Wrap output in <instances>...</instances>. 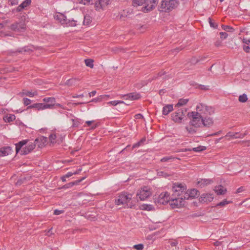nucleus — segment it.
Masks as SVG:
<instances>
[{
  "mask_svg": "<svg viewBox=\"0 0 250 250\" xmlns=\"http://www.w3.org/2000/svg\"><path fill=\"white\" fill-rule=\"evenodd\" d=\"M175 158H176L173 156H166L162 158L160 161L161 162H166L168 161H171L174 160Z\"/></svg>",
  "mask_w": 250,
  "mask_h": 250,
  "instance_id": "ea45409f",
  "label": "nucleus"
},
{
  "mask_svg": "<svg viewBox=\"0 0 250 250\" xmlns=\"http://www.w3.org/2000/svg\"><path fill=\"white\" fill-rule=\"evenodd\" d=\"M57 19L60 21L62 24H66L67 21L66 17L62 14L57 17Z\"/></svg>",
  "mask_w": 250,
  "mask_h": 250,
  "instance_id": "7c9ffc66",
  "label": "nucleus"
},
{
  "mask_svg": "<svg viewBox=\"0 0 250 250\" xmlns=\"http://www.w3.org/2000/svg\"><path fill=\"white\" fill-rule=\"evenodd\" d=\"M232 202L231 201H228L227 200V199H225L223 201L218 203V204H216L214 207H224L225 206L229 204H230V203H231Z\"/></svg>",
  "mask_w": 250,
  "mask_h": 250,
  "instance_id": "72a5a7b5",
  "label": "nucleus"
},
{
  "mask_svg": "<svg viewBox=\"0 0 250 250\" xmlns=\"http://www.w3.org/2000/svg\"><path fill=\"white\" fill-rule=\"evenodd\" d=\"M171 199L167 192L161 193L158 197L154 198V202L157 205H166Z\"/></svg>",
  "mask_w": 250,
  "mask_h": 250,
  "instance_id": "39448f33",
  "label": "nucleus"
},
{
  "mask_svg": "<svg viewBox=\"0 0 250 250\" xmlns=\"http://www.w3.org/2000/svg\"><path fill=\"white\" fill-rule=\"evenodd\" d=\"M24 104L26 105H29L31 103V100L28 98H24L23 99Z\"/></svg>",
  "mask_w": 250,
  "mask_h": 250,
  "instance_id": "4d7b16f0",
  "label": "nucleus"
},
{
  "mask_svg": "<svg viewBox=\"0 0 250 250\" xmlns=\"http://www.w3.org/2000/svg\"><path fill=\"white\" fill-rule=\"evenodd\" d=\"M172 188H185V186L182 184L174 183Z\"/></svg>",
  "mask_w": 250,
  "mask_h": 250,
  "instance_id": "052dcab7",
  "label": "nucleus"
},
{
  "mask_svg": "<svg viewBox=\"0 0 250 250\" xmlns=\"http://www.w3.org/2000/svg\"><path fill=\"white\" fill-rule=\"evenodd\" d=\"M183 189L182 192H184V199L189 200L197 197L199 195V191L197 188H180Z\"/></svg>",
  "mask_w": 250,
  "mask_h": 250,
  "instance_id": "423d86ee",
  "label": "nucleus"
},
{
  "mask_svg": "<svg viewBox=\"0 0 250 250\" xmlns=\"http://www.w3.org/2000/svg\"><path fill=\"white\" fill-rule=\"evenodd\" d=\"M158 1L159 0H152V1L150 0L149 2L152 4L150 5H149V3H148L147 5H145L144 7H143V11L144 12H150V11L152 10L155 8V6L158 3Z\"/></svg>",
  "mask_w": 250,
  "mask_h": 250,
  "instance_id": "f8f14e48",
  "label": "nucleus"
},
{
  "mask_svg": "<svg viewBox=\"0 0 250 250\" xmlns=\"http://www.w3.org/2000/svg\"><path fill=\"white\" fill-rule=\"evenodd\" d=\"M104 96L100 95L98 97L92 99L91 102H97L102 101L104 99Z\"/></svg>",
  "mask_w": 250,
  "mask_h": 250,
  "instance_id": "603ef678",
  "label": "nucleus"
},
{
  "mask_svg": "<svg viewBox=\"0 0 250 250\" xmlns=\"http://www.w3.org/2000/svg\"><path fill=\"white\" fill-rule=\"evenodd\" d=\"M151 188H141V189L137 192V196H138L141 200L144 201L152 194Z\"/></svg>",
  "mask_w": 250,
  "mask_h": 250,
  "instance_id": "6e6552de",
  "label": "nucleus"
},
{
  "mask_svg": "<svg viewBox=\"0 0 250 250\" xmlns=\"http://www.w3.org/2000/svg\"><path fill=\"white\" fill-rule=\"evenodd\" d=\"M229 181H226L224 179H220L219 185L218 186H215L214 188H225L229 186Z\"/></svg>",
  "mask_w": 250,
  "mask_h": 250,
  "instance_id": "473e14b6",
  "label": "nucleus"
},
{
  "mask_svg": "<svg viewBox=\"0 0 250 250\" xmlns=\"http://www.w3.org/2000/svg\"><path fill=\"white\" fill-rule=\"evenodd\" d=\"M214 199V196L213 194L209 193H206L202 194L200 198L199 201L202 203H208L211 202Z\"/></svg>",
  "mask_w": 250,
  "mask_h": 250,
  "instance_id": "9d476101",
  "label": "nucleus"
},
{
  "mask_svg": "<svg viewBox=\"0 0 250 250\" xmlns=\"http://www.w3.org/2000/svg\"><path fill=\"white\" fill-rule=\"evenodd\" d=\"M140 209L144 210H147V211H150L154 209V207L152 205H148V204H143L140 207Z\"/></svg>",
  "mask_w": 250,
  "mask_h": 250,
  "instance_id": "c85d7f7f",
  "label": "nucleus"
},
{
  "mask_svg": "<svg viewBox=\"0 0 250 250\" xmlns=\"http://www.w3.org/2000/svg\"><path fill=\"white\" fill-rule=\"evenodd\" d=\"M184 197H178L176 198H171L169 203L170 207L172 208H180L184 205Z\"/></svg>",
  "mask_w": 250,
  "mask_h": 250,
  "instance_id": "0eeeda50",
  "label": "nucleus"
},
{
  "mask_svg": "<svg viewBox=\"0 0 250 250\" xmlns=\"http://www.w3.org/2000/svg\"><path fill=\"white\" fill-rule=\"evenodd\" d=\"M144 245L142 244H139L133 246V248L137 250H142L144 249Z\"/></svg>",
  "mask_w": 250,
  "mask_h": 250,
  "instance_id": "3c124183",
  "label": "nucleus"
},
{
  "mask_svg": "<svg viewBox=\"0 0 250 250\" xmlns=\"http://www.w3.org/2000/svg\"><path fill=\"white\" fill-rule=\"evenodd\" d=\"M71 121L72 122V127H78L80 124H81V120L78 118L76 119H72Z\"/></svg>",
  "mask_w": 250,
  "mask_h": 250,
  "instance_id": "f704fd0d",
  "label": "nucleus"
},
{
  "mask_svg": "<svg viewBox=\"0 0 250 250\" xmlns=\"http://www.w3.org/2000/svg\"><path fill=\"white\" fill-rule=\"evenodd\" d=\"M9 2L12 5H17L18 3V0H9Z\"/></svg>",
  "mask_w": 250,
  "mask_h": 250,
  "instance_id": "0e129e2a",
  "label": "nucleus"
},
{
  "mask_svg": "<svg viewBox=\"0 0 250 250\" xmlns=\"http://www.w3.org/2000/svg\"><path fill=\"white\" fill-rule=\"evenodd\" d=\"M188 117L190 119L189 124L195 127L202 126V119L203 116L195 111L189 112L188 113Z\"/></svg>",
  "mask_w": 250,
  "mask_h": 250,
  "instance_id": "7ed1b4c3",
  "label": "nucleus"
},
{
  "mask_svg": "<svg viewBox=\"0 0 250 250\" xmlns=\"http://www.w3.org/2000/svg\"><path fill=\"white\" fill-rule=\"evenodd\" d=\"M82 170V169H79L78 170H76L74 171H71L67 172L65 175V177L66 178H69L71 176H72L74 174H78L80 173V172Z\"/></svg>",
  "mask_w": 250,
  "mask_h": 250,
  "instance_id": "58836bf2",
  "label": "nucleus"
},
{
  "mask_svg": "<svg viewBox=\"0 0 250 250\" xmlns=\"http://www.w3.org/2000/svg\"><path fill=\"white\" fill-rule=\"evenodd\" d=\"M215 193L217 195H224L227 192V188H218V189H214Z\"/></svg>",
  "mask_w": 250,
  "mask_h": 250,
  "instance_id": "4c0bfd02",
  "label": "nucleus"
},
{
  "mask_svg": "<svg viewBox=\"0 0 250 250\" xmlns=\"http://www.w3.org/2000/svg\"><path fill=\"white\" fill-rule=\"evenodd\" d=\"M78 21L74 20L73 19L72 20H68L66 23V25L67 26H76L77 24Z\"/></svg>",
  "mask_w": 250,
  "mask_h": 250,
  "instance_id": "c9c22d12",
  "label": "nucleus"
},
{
  "mask_svg": "<svg viewBox=\"0 0 250 250\" xmlns=\"http://www.w3.org/2000/svg\"><path fill=\"white\" fill-rule=\"evenodd\" d=\"M186 129H187V131L188 132V133H191V134L195 133L196 132L195 129H194L193 127H189V128L186 127Z\"/></svg>",
  "mask_w": 250,
  "mask_h": 250,
  "instance_id": "13d9d810",
  "label": "nucleus"
},
{
  "mask_svg": "<svg viewBox=\"0 0 250 250\" xmlns=\"http://www.w3.org/2000/svg\"><path fill=\"white\" fill-rule=\"evenodd\" d=\"M132 195L125 192H122L118 196V199H115V203L119 206L125 204L127 208H135V200L132 199Z\"/></svg>",
  "mask_w": 250,
  "mask_h": 250,
  "instance_id": "f257e3e1",
  "label": "nucleus"
},
{
  "mask_svg": "<svg viewBox=\"0 0 250 250\" xmlns=\"http://www.w3.org/2000/svg\"><path fill=\"white\" fill-rule=\"evenodd\" d=\"M109 104H111L113 106H115L119 104H125L124 102L123 101H113L109 102L108 103Z\"/></svg>",
  "mask_w": 250,
  "mask_h": 250,
  "instance_id": "09e8293b",
  "label": "nucleus"
},
{
  "mask_svg": "<svg viewBox=\"0 0 250 250\" xmlns=\"http://www.w3.org/2000/svg\"><path fill=\"white\" fill-rule=\"evenodd\" d=\"M213 124V120L212 118L204 116L202 119V126L207 127L211 126Z\"/></svg>",
  "mask_w": 250,
  "mask_h": 250,
  "instance_id": "2eb2a0df",
  "label": "nucleus"
},
{
  "mask_svg": "<svg viewBox=\"0 0 250 250\" xmlns=\"http://www.w3.org/2000/svg\"><path fill=\"white\" fill-rule=\"evenodd\" d=\"M10 28L13 31L21 32L24 30L25 27L23 23L15 22L11 25Z\"/></svg>",
  "mask_w": 250,
  "mask_h": 250,
  "instance_id": "dca6fc26",
  "label": "nucleus"
},
{
  "mask_svg": "<svg viewBox=\"0 0 250 250\" xmlns=\"http://www.w3.org/2000/svg\"><path fill=\"white\" fill-rule=\"evenodd\" d=\"M220 38L223 40L226 39L228 36V34L226 32H221L220 33Z\"/></svg>",
  "mask_w": 250,
  "mask_h": 250,
  "instance_id": "5fc2aeb1",
  "label": "nucleus"
},
{
  "mask_svg": "<svg viewBox=\"0 0 250 250\" xmlns=\"http://www.w3.org/2000/svg\"><path fill=\"white\" fill-rule=\"evenodd\" d=\"M166 74L165 71H161L158 73L157 74V77H161L162 76L165 75Z\"/></svg>",
  "mask_w": 250,
  "mask_h": 250,
  "instance_id": "69168bd1",
  "label": "nucleus"
},
{
  "mask_svg": "<svg viewBox=\"0 0 250 250\" xmlns=\"http://www.w3.org/2000/svg\"><path fill=\"white\" fill-rule=\"evenodd\" d=\"M110 0H99L95 3V6L97 9H103L105 6L110 3Z\"/></svg>",
  "mask_w": 250,
  "mask_h": 250,
  "instance_id": "a211bd4d",
  "label": "nucleus"
},
{
  "mask_svg": "<svg viewBox=\"0 0 250 250\" xmlns=\"http://www.w3.org/2000/svg\"><path fill=\"white\" fill-rule=\"evenodd\" d=\"M124 96L126 97V99H130L131 100H137L141 98L140 94L137 92L129 93Z\"/></svg>",
  "mask_w": 250,
  "mask_h": 250,
  "instance_id": "6ab92c4d",
  "label": "nucleus"
},
{
  "mask_svg": "<svg viewBox=\"0 0 250 250\" xmlns=\"http://www.w3.org/2000/svg\"><path fill=\"white\" fill-rule=\"evenodd\" d=\"M206 59L205 57H204V58H202L201 59H196L195 58H192L191 60V63L192 64H195L197 63H198L199 62H200V61H203L204 60H205Z\"/></svg>",
  "mask_w": 250,
  "mask_h": 250,
  "instance_id": "49530a36",
  "label": "nucleus"
},
{
  "mask_svg": "<svg viewBox=\"0 0 250 250\" xmlns=\"http://www.w3.org/2000/svg\"><path fill=\"white\" fill-rule=\"evenodd\" d=\"M208 22H209V25H210V26L211 27L213 28H217V27H218L217 24L216 23H215V22H214L212 21V19L210 18H208Z\"/></svg>",
  "mask_w": 250,
  "mask_h": 250,
  "instance_id": "de8ad7c7",
  "label": "nucleus"
},
{
  "mask_svg": "<svg viewBox=\"0 0 250 250\" xmlns=\"http://www.w3.org/2000/svg\"><path fill=\"white\" fill-rule=\"evenodd\" d=\"M192 150L195 152H201L206 149V147L204 146H200L196 147L191 148Z\"/></svg>",
  "mask_w": 250,
  "mask_h": 250,
  "instance_id": "a19ab883",
  "label": "nucleus"
},
{
  "mask_svg": "<svg viewBox=\"0 0 250 250\" xmlns=\"http://www.w3.org/2000/svg\"><path fill=\"white\" fill-rule=\"evenodd\" d=\"M84 178H82L79 180H75L72 182H69L68 184H66L65 185L62 186L61 188H70L71 187H73V186L77 185V184L81 182Z\"/></svg>",
  "mask_w": 250,
  "mask_h": 250,
  "instance_id": "393cba45",
  "label": "nucleus"
},
{
  "mask_svg": "<svg viewBox=\"0 0 250 250\" xmlns=\"http://www.w3.org/2000/svg\"><path fill=\"white\" fill-rule=\"evenodd\" d=\"M222 27L223 30H224L226 31L233 32L234 31V28L229 25H222Z\"/></svg>",
  "mask_w": 250,
  "mask_h": 250,
  "instance_id": "37998d69",
  "label": "nucleus"
},
{
  "mask_svg": "<svg viewBox=\"0 0 250 250\" xmlns=\"http://www.w3.org/2000/svg\"><path fill=\"white\" fill-rule=\"evenodd\" d=\"M157 176L164 178H167L169 176H171L173 175V173L172 172H167L166 171H157Z\"/></svg>",
  "mask_w": 250,
  "mask_h": 250,
  "instance_id": "a878e982",
  "label": "nucleus"
},
{
  "mask_svg": "<svg viewBox=\"0 0 250 250\" xmlns=\"http://www.w3.org/2000/svg\"><path fill=\"white\" fill-rule=\"evenodd\" d=\"M238 135H239V132H235V133H233V132H229L227 135H226V136L227 137H230L231 138H238V137H238Z\"/></svg>",
  "mask_w": 250,
  "mask_h": 250,
  "instance_id": "a18cd8bd",
  "label": "nucleus"
},
{
  "mask_svg": "<svg viewBox=\"0 0 250 250\" xmlns=\"http://www.w3.org/2000/svg\"><path fill=\"white\" fill-rule=\"evenodd\" d=\"M248 100L247 95L246 94H243L239 97V101L241 103H245Z\"/></svg>",
  "mask_w": 250,
  "mask_h": 250,
  "instance_id": "c03bdc74",
  "label": "nucleus"
},
{
  "mask_svg": "<svg viewBox=\"0 0 250 250\" xmlns=\"http://www.w3.org/2000/svg\"><path fill=\"white\" fill-rule=\"evenodd\" d=\"M148 2V0H133L132 5L134 6H137L142 5L143 4H146V5Z\"/></svg>",
  "mask_w": 250,
  "mask_h": 250,
  "instance_id": "b1692460",
  "label": "nucleus"
},
{
  "mask_svg": "<svg viewBox=\"0 0 250 250\" xmlns=\"http://www.w3.org/2000/svg\"><path fill=\"white\" fill-rule=\"evenodd\" d=\"M52 230V228L49 229L46 232V235H47L48 236H51L53 234Z\"/></svg>",
  "mask_w": 250,
  "mask_h": 250,
  "instance_id": "338daca9",
  "label": "nucleus"
},
{
  "mask_svg": "<svg viewBox=\"0 0 250 250\" xmlns=\"http://www.w3.org/2000/svg\"><path fill=\"white\" fill-rule=\"evenodd\" d=\"M56 138V136L54 134H51L49 136V139L51 142H53V141L55 140Z\"/></svg>",
  "mask_w": 250,
  "mask_h": 250,
  "instance_id": "bf43d9fd",
  "label": "nucleus"
},
{
  "mask_svg": "<svg viewBox=\"0 0 250 250\" xmlns=\"http://www.w3.org/2000/svg\"><path fill=\"white\" fill-rule=\"evenodd\" d=\"M55 99L54 97L44 98L43 101L46 103L45 104H52L50 108H53L55 105Z\"/></svg>",
  "mask_w": 250,
  "mask_h": 250,
  "instance_id": "5701e85b",
  "label": "nucleus"
},
{
  "mask_svg": "<svg viewBox=\"0 0 250 250\" xmlns=\"http://www.w3.org/2000/svg\"><path fill=\"white\" fill-rule=\"evenodd\" d=\"M178 4V0H163L158 10L162 12H169L177 7Z\"/></svg>",
  "mask_w": 250,
  "mask_h": 250,
  "instance_id": "f03ea898",
  "label": "nucleus"
},
{
  "mask_svg": "<svg viewBox=\"0 0 250 250\" xmlns=\"http://www.w3.org/2000/svg\"><path fill=\"white\" fill-rule=\"evenodd\" d=\"M171 119L175 123H181L184 120L183 112H180L178 110L174 112L171 115Z\"/></svg>",
  "mask_w": 250,
  "mask_h": 250,
  "instance_id": "1a4fd4ad",
  "label": "nucleus"
},
{
  "mask_svg": "<svg viewBox=\"0 0 250 250\" xmlns=\"http://www.w3.org/2000/svg\"><path fill=\"white\" fill-rule=\"evenodd\" d=\"M27 142L28 140H24L20 141V142L15 145L16 153L20 152L21 155H26L30 152V151H31V146L28 145L25 146L24 147H23L22 149H21L23 146L27 144Z\"/></svg>",
  "mask_w": 250,
  "mask_h": 250,
  "instance_id": "20e7f679",
  "label": "nucleus"
},
{
  "mask_svg": "<svg viewBox=\"0 0 250 250\" xmlns=\"http://www.w3.org/2000/svg\"><path fill=\"white\" fill-rule=\"evenodd\" d=\"M173 110V104H169L164 106L163 108L162 113L164 115H168Z\"/></svg>",
  "mask_w": 250,
  "mask_h": 250,
  "instance_id": "4be33fe9",
  "label": "nucleus"
},
{
  "mask_svg": "<svg viewBox=\"0 0 250 250\" xmlns=\"http://www.w3.org/2000/svg\"><path fill=\"white\" fill-rule=\"evenodd\" d=\"M92 22V18L89 15L86 14L84 16L83 20V24L84 25H89Z\"/></svg>",
  "mask_w": 250,
  "mask_h": 250,
  "instance_id": "bb28decb",
  "label": "nucleus"
},
{
  "mask_svg": "<svg viewBox=\"0 0 250 250\" xmlns=\"http://www.w3.org/2000/svg\"><path fill=\"white\" fill-rule=\"evenodd\" d=\"M31 2V0H25L14 10L17 12H21L23 9H24L26 7L29 6Z\"/></svg>",
  "mask_w": 250,
  "mask_h": 250,
  "instance_id": "aec40b11",
  "label": "nucleus"
},
{
  "mask_svg": "<svg viewBox=\"0 0 250 250\" xmlns=\"http://www.w3.org/2000/svg\"><path fill=\"white\" fill-rule=\"evenodd\" d=\"M189 100L188 99H180L179 100L178 102L175 105V107H180L187 104Z\"/></svg>",
  "mask_w": 250,
  "mask_h": 250,
  "instance_id": "2f4dec72",
  "label": "nucleus"
},
{
  "mask_svg": "<svg viewBox=\"0 0 250 250\" xmlns=\"http://www.w3.org/2000/svg\"><path fill=\"white\" fill-rule=\"evenodd\" d=\"M178 110L180 112H181V111H182V112H183V117L185 118V114L186 113V112L187 111V108H181L180 109H178Z\"/></svg>",
  "mask_w": 250,
  "mask_h": 250,
  "instance_id": "e2e57ef3",
  "label": "nucleus"
},
{
  "mask_svg": "<svg viewBox=\"0 0 250 250\" xmlns=\"http://www.w3.org/2000/svg\"><path fill=\"white\" fill-rule=\"evenodd\" d=\"M206 110L207 115H212L214 113V108L212 106H209L206 105Z\"/></svg>",
  "mask_w": 250,
  "mask_h": 250,
  "instance_id": "79ce46f5",
  "label": "nucleus"
},
{
  "mask_svg": "<svg viewBox=\"0 0 250 250\" xmlns=\"http://www.w3.org/2000/svg\"><path fill=\"white\" fill-rule=\"evenodd\" d=\"M12 148L10 146H5L0 148V156L3 157L11 154Z\"/></svg>",
  "mask_w": 250,
  "mask_h": 250,
  "instance_id": "412c9836",
  "label": "nucleus"
},
{
  "mask_svg": "<svg viewBox=\"0 0 250 250\" xmlns=\"http://www.w3.org/2000/svg\"><path fill=\"white\" fill-rule=\"evenodd\" d=\"M76 79H70L66 81L65 84L68 86H72L76 82Z\"/></svg>",
  "mask_w": 250,
  "mask_h": 250,
  "instance_id": "8fccbe9b",
  "label": "nucleus"
},
{
  "mask_svg": "<svg viewBox=\"0 0 250 250\" xmlns=\"http://www.w3.org/2000/svg\"><path fill=\"white\" fill-rule=\"evenodd\" d=\"M52 106V104H44L42 103H36L32 104V109L36 108L39 110L41 109L50 108Z\"/></svg>",
  "mask_w": 250,
  "mask_h": 250,
  "instance_id": "f3484780",
  "label": "nucleus"
},
{
  "mask_svg": "<svg viewBox=\"0 0 250 250\" xmlns=\"http://www.w3.org/2000/svg\"><path fill=\"white\" fill-rule=\"evenodd\" d=\"M198 88L201 90H208L209 89L208 86H206L202 84H199Z\"/></svg>",
  "mask_w": 250,
  "mask_h": 250,
  "instance_id": "864d4df0",
  "label": "nucleus"
},
{
  "mask_svg": "<svg viewBox=\"0 0 250 250\" xmlns=\"http://www.w3.org/2000/svg\"><path fill=\"white\" fill-rule=\"evenodd\" d=\"M84 62L85 63V65L87 66H88L90 68H93L94 66L93 65V60L90 59H87L84 60Z\"/></svg>",
  "mask_w": 250,
  "mask_h": 250,
  "instance_id": "e433bc0d",
  "label": "nucleus"
},
{
  "mask_svg": "<svg viewBox=\"0 0 250 250\" xmlns=\"http://www.w3.org/2000/svg\"><path fill=\"white\" fill-rule=\"evenodd\" d=\"M206 104L203 103H199L196 107L197 112L200 113L201 116H206L207 115L206 110Z\"/></svg>",
  "mask_w": 250,
  "mask_h": 250,
  "instance_id": "ddd939ff",
  "label": "nucleus"
},
{
  "mask_svg": "<svg viewBox=\"0 0 250 250\" xmlns=\"http://www.w3.org/2000/svg\"><path fill=\"white\" fill-rule=\"evenodd\" d=\"M214 179H201L200 180L197 182L196 185L198 187H205L208 186L214 182Z\"/></svg>",
  "mask_w": 250,
  "mask_h": 250,
  "instance_id": "4468645a",
  "label": "nucleus"
},
{
  "mask_svg": "<svg viewBox=\"0 0 250 250\" xmlns=\"http://www.w3.org/2000/svg\"><path fill=\"white\" fill-rule=\"evenodd\" d=\"M15 116L13 114H9L6 116H4L3 118V120L5 122L10 123L15 120Z\"/></svg>",
  "mask_w": 250,
  "mask_h": 250,
  "instance_id": "cd10ccee",
  "label": "nucleus"
},
{
  "mask_svg": "<svg viewBox=\"0 0 250 250\" xmlns=\"http://www.w3.org/2000/svg\"><path fill=\"white\" fill-rule=\"evenodd\" d=\"M47 141V138L46 137L41 136L36 138L34 143V148L37 146L38 148H42L45 146V144Z\"/></svg>",
  "mask_w": 250,
  "mask_h": 250,
  "instance_id": "9b49d317",
  "label": "nucleus"
},
{
  "mask_svg": "<svg viewBox=\"0 0 250 250\" xmlns=\"http://www.w3.org/2000/svg\"><path fill=\"white\" fill-rule=\"evenodd\" d=\"M146 137L142 138L139 142L134 144L132 146V149L135 148L139 147V146H143L144 144V143L146 142Z\"/></svg>",
  "mask_w": 250,
  "mask_h": 250,
  "instance_id": "c756f323",
  "label": "nucleus"
},
{
  "mask_svg": "<svg viewBox=\"0 0 250 250\" xmlns=\"http://www.w3.org/2000/svg\"><path fill=\"white\" fill-rule=\"evenodd\" d=\"M243 42L245 44L249 45L250 43V39H243Z\"/></svg>",
  "mask_w": 250,
  "mask_h": 250,
  "instance_id": "774afa93",
  "label": "nucleus"
},
{
  "mask_svg": "<svg viewBox=\"0 0 250 250\" xmlns=\"http://www.w3.org/2000/svg\"><path fill=\"white\" fill-rule=\"evenodd\" d=\"M243 49L247 53H249L250 52V47L249 45H244Z\"/></svg>",
  "mask_w": 250,
  "mask_h": 250,
  "instance_id": "680f3d73",
  "label": "nucleus"
},
{
  "mask_svg": "<svg viewBox=\"0 0 250 250\" xmlns=\"http://www.w3.org/2000/svg\"><path fill=\"white\" fill-rule=\"evenodd\" d=\"M63 212H64L63 210H59V209H56L54 210L53 214L56 215H60V214L63 213Z\"/></svg>",
  "mask_w": 250,
  "mask_h": 250,
  "instance_id": "6e6d98bb",
  "label": "nucleus"
}]
</instances>
